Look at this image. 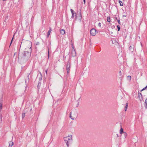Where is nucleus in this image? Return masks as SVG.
I'll use <instances>...</instances> for the list:
<instances>
[{
	"mask_svg": "<svg viewBox=\"0 0 147 147\" xmlns=\"http://www.w3.org/2000/svg\"><path fill=\"white\" fill-rule=\"evenodd\" d=\"M31 47L29 48V51L23 52L22 53H19L18 58L23 60L24 61H27L30 58L31 54Z\"/></svg>",
	"mask_w": 147,
	"mask_h": 147,
	"instance_id": "nucleus-1",
	"label": "nucleus"
},
{
	"mask_svg": "<svg viewBox=\"0 0 147 147\" xmlns=\"http://www.w3.org/2000/svg\"><path fill=\"white\" fill-rule=\"evenodd\" d=\"M64 140L65 142L66 143L67 147L69 146V144L72 141V138L71 135H69L68 136L64 138Z\"/></svg>",
	"mask_w": 147,
	"mask_h": 147,
	"instance_id": "nucleus-2",
	"label": "nucleus"
},
{
	"mask_svg": "<svg viewBox=\"0 0 147 147\" xmlns=\"http://www.w3.org/2000/svg\"><path fill=\"white\" fill-rule=\"evenodd\" d=\"M96 30L94 28H92L90 30V34L92 36H94L96 34Z\"/></svg>",
	"mask_w": 147,
	"mask_h": 147,
	"instance_id": "nucleus-3",
	"label": "nucleus"
},
{
	"mask_svg": "<svg viewBox=\"0 0 147 147\" xmlns=\"http://www.w3.org/2000/svg\"><path fill=\"white\" fill-rule=\"evenodd\" d=\"M71 54L73 57L75 56L76 55V53L74 48L73 47L72 48L71 51Z\"/></svg>",
	"mask_w": 147,
	"mask_h": 147,
	"instance_id": "nucleus-4",
	"label": "nucleus"
},
{
	"mask_svg": "<svg viewBox=\"0 0 147 147\" xmlns=\"http://www.w3.org/2000/svg\"><path fill=\"white\" fill-rule=\"evenodd\" d=\"M138 96L139 98V99L140 101H142V100H143V98L142 95L141 93L139 92L138 94Z\"/></svg>",
	"mask_w": 147,
	"mask_h": 147,
	"instance_id": "nucleus-5",
	"label": "nucleus"
},
{
	"mask_svg": "<svg viewBox=\"0 0 147 147\" xmlns=\"http://www.w3.org/2000/svg\"><path fill=\"white\" fill-rule=\"evenodd\" d=\"M51 28H50V29H49V30L48 31V32H47V37H48L50 35V34L51 33Z\"/></svg>",
	"mask_w": 147,
	"mask_h": 147,
	"instance_id": "nucleus-6",
	"label": "nucleus"
},
{
	"mask_svg": "<svg viewBox=\"0 0 147 147\" xmlns=\"http://www.w3.org/2000/svg\"><path fill=\"white\" fill-rule=\"evenodd\" d=\"M66 67H70V63L69 61L67 62Z\"/></svg>",
	"mask_w": 147,
	"mask_h": 147,
	"instance_id": "nucleus-7",
	"label": "nucleus"
},
{
	"mask_svg": "<svg viewBox=\"0 0 147 147\" xmlns=\"http://www.w3.org/2000/svg\"><path fill=\"white\" fill-rule=\"evenodd\" d=\"M60 33L62 35L64 34L65 33V30L64 29L61 30L60 31Z\"/></svg>",
	"mask_w": 147,
	"mask_h": 147,
	"instance_id": "nucleus-8",
	"label": "nucleus"
},
{
	"mask_svg": "<svg viewBox=\"0 0 147 147\" xmlns=\"http://www.w3.org/2000/svg\"><path fill=\"white\" fill-rule=\"evenodd\" d=\"M13 144V143L12 142H10L9 143V147H11Z\"/></svg>",
	"mask_w": 147,
	"mask_h": 147,
	"instance_id": "nucleus-9",
	"label": "nucleus"
},
{
	"mask_svg": "<svg viewBox=\"0 0 147 147\" xmlns=\"http://www.w3.org/2000/svg\"><path fill=\"white\" fill-rule=\"evenodd\" d=\"M3 103L2 102H0V111H1Z\"/></svg>",
	"mask_w": 147,
	"mask_h": 147,
	"instance_id": "nucleus-10",
	"label": "nucleus"
},
{
	"mask_svg": "<svg viewBox=\"0 0 147 147\" xmlns=\"http://www.w3.org/2000/svg\"><path fill=\"white\" fill-rule=\"evenodd\" d=\"M128 106V103H126V106L125 107V111H126L127 109V107Z\"/></svg>",
	"mask_w": 147,
	"mask_h": 147,
	"instance_id": "nucleus-11",
	"label": "nucleus"
},
{
	"mask_svg": "<svg viewBox=\"0 0 147 147\" xmlns=\"http://www.w3.org/2000/svg\"><path fill=\"white\" fill-rule=\"evenodd\" d=\"M128 106V103H126V106L125 107V111H126L127 109V107Z\"/></svg>",
	"mask_w": 147,
	"mask_h": 147,
	"instance_id": "nucleus-12",
	"label": "nucleus"
},
{
	"mask_svg": "<svg viewBox=\"0 0 147 147\" xmlns=\"http://www.w3.org/2000/svg\"><path fill=\"white\" fill-rule=\"evenodd\" d=\"M70 69V67H66L67 71V74H68L69 73Z\"/></svg>",
	"mask_w": 147,
	"mask_h": 147,
	"instance_id": "nucleus-13",
	"label": "nucleus"
},
{
	"mask_svg": "<svg viewBox=\"0 0 147 147\" xmlns=\"http://www.w3.org/2000/svg\"><path fill=\"white\" fill-rule=\"evenodd\" d=\"M131 79V77L130 76H128L127 77V79L128 80H130Z\"/></svg>",
	"mask_w": 147,
	"mask_h": 147,
	"instance_id": "nucleus-14",
	"label": "nucleus"
},
{
	"mask_svg": "<svg viewBox=\"0 0 147 147\" xmlns=\"http://www.w3.org/2000/svg\"><path fill=\"white\" fill-rule=\"evenodd\" d=\"M145 107L147 108V98L146 99L145 101Z\"/></svg>",
	"mask_w": 147,
	"mask_h": 147,
	"instance_id": "nucleus-15",
	"label": "nucleus"
},
{
	"mask_svg": "<svg viewBox=\"0 0 147 147\" xmlns=\"http://www.w3.org/2000/svg\"><path fill=\"white\" fill-rule=\"evenodd\" d=\"M119 3L120 4V6H122L123 5V4L121 1H119Z\"/></svg>",
	"mask_w": 147,
	"mask_h": 147,
	"instance_id": "nucleus-16",
	"label": "nucleus"
},
{
	"mask_svg": "<svg viewBox=\"0 0 147 147\" xmlns=\"http://www.w3.org/2000/svg\"><path fill=\"white\" fill-rule=\"evenodd\" d=\"M107 21L108 22H110L111 21L110 18V17H107Z\"/></svg>",
	"mask_w": 147,
	"mask_h": 147,
	"instance_id": "nucleus-17",
	"label": "nucleus"
},
{
	"mask_svg": "<svg viewBox=\"0 0 147 147\" xmlns=\"http://www.w3.org/2000/svg\"><path fill=\"white\" fill-rule=\"evenodd\" d=\"M123 129L121 127V129H120V134H122V133H123Z\"/></svg>",
	"mask_w": 147,
	"mask_h": 147,
	"instance_id": "nucleus-18",
	"label": "nucleus"
},
{
	"mask_svg": "<svg viewBox=\"0 0 147 147\" xmlns=\"http://www.w3.org/2000/svg\"><path fill=\"white\" fill-rule=\"evenodd\" d=\"M74 15H75V16H76V13H72V16H71V17L73 18H74Z\"/></svg>",
	"mask_w": 147,
	"mask_h": 147,
	"instance_id": "nucleus-19",
	"label": "nucleus"
},
{
	"mask_svg": "<svg viewBox=\"0 0 147 147\" xmlns=\"http://www.w3.org/2000/svg\"><path fill=\"white\" fill-rule=\"evenodd\" d=\"M129 50H130L131 51H132V50H133V47L131 46L129 47Z\"/></svg>",
	"mask_w": 147,
	"mask_h": 147,
	"instance_id": "nucleus-20",
	"label": "nucleus"
},
{
	"mask_svg": "<svg viewBox=\"0 0 147 147\" xmlns=\"http://www.w3.org/2000/svg\"><path fill=\"white\" fill-rule=\"evenodd\" d=\"M25 113H23L22 114V119L24 118V117H25Z\"/></svg>",
	"mask_w": 147,
	"mask_h": 147,
	"instance_id": "nucleus-21",
	"label": "nucleus"
},
{
	"mask_svg": "<svg viewBox=\"0 0 147 147\" xmlns=\"http://www.w3.org/2000/svg\"><path fill=\"white\" fill-rule=\"evenodd\" d=\"M71 112L70 113V118L71 119H74V118H72V116H71Z\"/></svg>",
	"mask_w": 147,
	"mask_h": 147,
	"instance_id": "nucleus-22",
	"label": "nucleus"
},
{
	"mask_svg": "<svg viewBox=\"0 0 147 147\" xmlns=\"http://www.w3.org/2000/svg\"><path fill=\"white\" fill-rule=\"evenodd\" d=\"M117 29L118 31H119L120 30V26L119 25H117Z\"/></svg>",
	"mask_w": 147,
	"mask_h": 147,
	"instance_id": "nucleus-23",
	"label": "nucleus"
},
{
	"mask_svg": "<svg viewBox=\"0 0 147 147\" xmlns=\"http://www.w3.org/2000/svg\"><path fill=\"white\" fill-rule=\"evenodd\" d=\"M48 58H49V49H48Z\"/></svg>",
	"mask_w": 147,
	"mask_h": 147,
	"instance_id": "nucleus-24",
	"label": "nucleus"
},
{
	"mask_svg": "<svg viewBox=\"0 0 147 147\" xmlns=\"http://www.w3.org/2000/svg\"><path fill=\"white\" fill-rule=\"evenodd\" d=\"M122 78H123L122 76H121V77H120V79L121 80V83L122 82Z\"/></svg>",
	"mask_w": 147,
	"mask_h": 147,
	"instance_id": "nucleus-25",
	"label": "nucleus"
},
{
	"mask_svg": "<svg viewBox=\"0 0 147 147\" xmlns=\"http://www.w3.org/2000/svg\"><path fill=\"white\" fill-rule=\"evenodd\" d=\"M124 134L125 137V138L127 136V134L125 133H124Z\"/></svg>",
	"mask_w": 147,
	"mask_h": 147,
	"instance_id": "nucleus-26",
	"label": "nucleus"
},
{
	"mask_svg": "<svg viewBox=\"0 0 147 147\" xmlns=\"http://www.w3.org/2000/svg\"><path fill=\"white\" fill-rule=\"evenodd\" d=\"M70 11H71V12L72 13H74V11L72 9H70Z\"/></svg>",
	"mask_w": 147,
	"mask_h": 147,
	"instance_id": "nucleus-27",
	"label": "nucleus"
},
{
	"mask_svg": "<svg viewBox=\"0 0 147 147\" xmlns=\"http://www.w3.org/2000/svg\"><path fill=\"white\" fill-rule=\"evenodd\" d=\"M98 26H99V27H100L101 26V24L100 23H99L98 24Z\"/></svg>",
	"mask_w": 147,
	"mask_h": 147,
	"instance_id": "nucleus-28",
	"label": "nucleus"
},
{
	"mask_svg": "<svg viewBox=\"0 0 147 147\" xmlns=\"http://www.w3.org/2000/svg\"><path fill=\"white\" fill-rule=\"evenodd\" d=\"M117 21L118 22L119 24H121V22L120 20H117Z\"/></svg>",
	"mask_w": 147,
	"mask_h": 147,
	"instance_id": "nucleus-29",
	"label": "nucleus"
},
{
	"mask_svg": "<svg viewBox=\"0 0 147 147\" xmlns=\"http://www.w3.org/2000/svg\"><path fill=\"white\" fill-rule=\"evenodd\" d=\"M119 74L120 76H121V71H120L119 72Z\"/></svg>",
	"mask_w": 147,
	"mask_h": 147,
	"instance_id": "nucleus-30",
	"label": "nucleus"
},
{
	"mask_svg": "<svg viewBox=\"0 0 147 147\" xmlns=\"http://www.w3.org/2000/svg\"><path fill=\"white\" fill-rule=\"evenodd\" d=\"M13 37H14V36H13V38H12V40H11V41L10 45H11V43H12V41L13 40Z\"/></svg>",
	"mask_w": 147,
	"mask_h": 147,
	"instance_id": "nucleus-31",
	"label": "nucleus"
},
{
	"mask_svg": "<svg viewBox=\"0 0 147 147\" xmlns=\"http://www.w3.org/2000/svg\"><path fill=\"white\" fill-rule=\"evenodd\" d=\"M39 44V42H37L36 44V45H38Z\"/></svg>",
	"mask_w": 147,
	"mask_h": 147,
	"instance_id": "nucleus-32",
	"label": "nucleus"
},
{
	"mask_svg": "<svg viewBox=\"0 0 147 147\" xmlns=\"http://www.w3.org/2000/svg\"><path fill=\"white\" fill-rule=\"evenodd\" d=\"M85 1L86 0H83V1L84 2V3L85 4Z\"/></svg>",
	"mask_w": 147,
	"mask_h": 147,
	"instance_id": "nucleus-33",
	"label": "nucleus"
},
{
	"mask_svg": "<svg viewBox=\"0 0 147 147\" xmlns=\"http://www.w3.org/2000/svg\"><path fill=\"white\" fill-rule=\"evenodd\" d=\"M47 70H46L45 71V72H46V74H47Z\"/></svg>",
	"mask_w": 147,
	"mask_h": 147,
	"instance_id": "nucleus-34",
	"label": "nucleus"
},
{
	"mask_svg": "<svg viewBox=\"0 0 147 147\" xmlns=\"http://www.w3.org/2000/svg\"><path fill=\"white\" fill-rule=\"evenodd\" d=\"M143 90H143V89H142L141 90V91H143Z\"/></svg>",
	"mask_w": 147,
	"mask_h": 147,
	"instance_id": "nucleus-35",
	"label": "nucleus"
},
{
	"mask_svg": "<svg viewBox=\"0 0 147 147\" xmlns=\"http://www.w3.org/2000/svg\"><path fill=\"white\" fill-rule=\"evenodd\" d=\"M34 18V17H33H33H32V19H33V18Z\"/></svg>",
	"mask_w": 147,
	"mask_h": 147,
	"instance_id": "nucleus-36",
	"label": "nucleus"
},
{
	"mask_svg": "<svg viewBox=\"0 0 147 147\" xmlns=\"http://www.w3.org/2000/svg\"><path fill=\"white\" fill-rule=\"evenodd\" d=\"M1 120H2V117H1Z\"/></svg>",
	"mask_w": 147,
	"mask_h": 147,
	"instance_id": "nucleus-37",
	"label": "nucleus"
},
{
	"mask_svg": "<svg viewBox=\"0 0 147 147\" xmlns=\"http://www.w3.org/2000/svg\"><path fill=\"white\" fill-rule=\"evenodd\" d=\"M117 136H118V135H117Z\"/></svg>",
	"mask_w": 147,
	"mask_h": 147,
	"instance_id": "nucleus-38",
	"label": "nucleus"
}]
</instances>
